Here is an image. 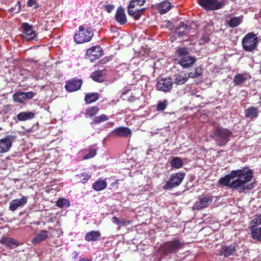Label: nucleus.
Returning <instances> with one entry per match:
<instances>
[{
    "mask_svg": "<svg viewBox=\"0 0 261 261\" xmlns=\"http://www.w3.org/2000/svg\"><path fill=\"white\" fill-rule=\"evenodd\" d=\"M112 133L119 137H128L132 135L131 130L127 127H118L114 129Z\"/></svg>",
    "mask_w": 261,
    "mask_h": 261,
    "instance_id": "nucleus-20",
    "label": "nucleus"
},
{
    "mask_svg": "<svg viewBox=\"0 0 261 261\" xmlns=\"http://www.w3.org/2000/svg\"><path fill=\"white\" fill-rule=\"evenodd\" d=\"M99 95L97 93L87 94L85 96V101L87 103H91L98 100Z\"/></svg>",
    "mask_w": 261,
    "mask_h": 261,
    "instance_id": "nucleus-35",
    "label": "nucleus"
},
{
    "mask_svg": "<svg viewBox=\"0 0 261 261\" xmlns=\"http://www.w3.org/2000/svg\"><path fill=\"white\" fill-rule=\"evenodd\" d=\"M112 222L117 225H120V220L116 216H114L112 218Z\"/></svg>",
    "mask_w": 261,
    "mask_h": 261,
    "instance_id": "nucleus-50",
    "label": "nucleus"
},
{
    "mask_svg": "<svg viewBox=\"0 0 261 261\" xmlns=\"http://www.w3.org/2000/svg\"><path fill=\"white\" fill-rule=\"evenodd\" d=\"M244 114L246 118L250 120H253L258 117L259 115L258 109L253 106L250 107L245 110Z\"/></svg>",
    "mask_w": 261,
    "mask_h": 261,
    "instance_id": "nucleus-22",
    "label": "nucleus"
},
{
    "mask_svg": "<svg viewBox=\"0 0 261 261\" xmlns=\"http://www.w3.org/2000/svg\"><path fill=\"white\" fill-rule=\"evenodd\" d=\"M145 0H132L128 7L127 11L129 16L138 19L144 13L145 8H141Z\"/></svg>",
    "mask_w": 261,
    "mask_h": 261,
    "instance_id": "nucleus-5",
    "label": "nucleus"
},
{
    "mask_svg": "<svg viewBox=\"0 0 261 261\" xmlns=\"http://www.w3.org/2000/svg\"><path fill=\"white\" fill-rule=\"evenodd\" d=\"M48 237V231L45 230H42L35 235L32 240V243L33 244H37L45 240Z\"/></svg>",
    "mask_w": 261,
    "mask_h": 261,
    "instance_id": "nucleus-26",
    "label": "nucleus"
},
{
    "mask_svg": "<svg viewBox=\"0 0 261 261\" xmlns=\"http://www.w3.org/2000/svg\"><path fill=\"white\" fill-rule=\"evenodd\" d=\"M232 135V133L229 129L218 126L214 130L211 135V137L215 140L218 145L223 146L226 145L229 141L230 137Z\"/></svg>",
    "mask_w": 261,
    "mask_h": 261,
    "instance_id": "nucleus-3",
    "label": "nucleus"
},
{
    "mask_svg": "<svg viewBox=\"0 0 261 261\" xmlns=\"http://www.w3.org/2000/svg\"><path fill=\"white\" fill-rule=\"evenodd\" d=\"M237 246V244L234 243L228 245L223 244L219 249V255L225 257H229L235 252Z\"/></svg>",
    "mask_w": 261,
    "mask_h": 261,
    "instance_id": "nucleus-14",
    "label": "nucleus"
},
{
    "mask_svg": "<svg viewBox=\"0 0 261 261\" xmlns=\"http://www.w3.org/2000/svg\"><path fill=\"white\" fill-rule=\"evenodd\" d=\"M99 109L97 106L88 107L85 111L86 118H91L95 116L99 112Z\"/></svg>",
    "mask_w": 261,
    "mask_h": 261,
    "instance_id": "nucleus-33",
    "label": "nucleus"
},
{
    "mask_svg": "<svg viewBox=\"0 0 261 261\" xmlns=\"http://www.w3.org/2000/svg\"><path fill=\"white\" fill-rule=\"evenodd\" d=\"M185 177V173L182 172L173 173L169 180H167L162 188L164 190H171L180 185Z\"/></svg>",
    "mask_w": 261,
    "mask_h": 261,
    "instance_id": "nucleus-7",
    "label": "nucleus"
},
{
    "mask_svg": "<svg viewBox=\"0 0 261 261\" xmlns=\"http://www.w3.org/2000/svg\"><path fill=\"white\" fill-rule=\"evenodd\" d=\"M90 77L95 82L102 83L105 81V76L102 70H98L92 72L91 74Z\"/></svg>",
    "mask_w": 261,
    "mask_h": 261,
    "instance_id": "nucleus-32",
    "label": "nucleus"
},
{
    "mask_svg": "<svg viewBox=\"0 0 261 261\" xmlns=\"http://www.w3.org/2000/svg\"><path fill=\"white\" fill-rule=\"evenodd\" d=\"M196 57L189 56L181 58L178 61V63L184 68H189L196 62Z\"/></svg>",
    "mask_w": 261,
    "mask_h": 261,
    "instance_id": "nucleus-19",
    "label": "nucleus"
},
{
    "mask_svg": "<svg viewBox=\"0 0 261 261\" xmlns=\"http://www.w3.org/2000/svg\"><path fill=\"white\" fill-rule=\"evenodd\" d=\"M171 166L175 169H179L183 166L184 162L181 158L177 156L171 157Z\"/></svg>",
    "mask_w": 261,
    "mask_h": 261,
    "instance_id": "nucleus-34",
    "label": "nucleus"
},
{
    "mask_svg": "<svg viewBox=\"0 0 261 261\" xmlns=\"http://www.w3.org/2000/svg\"><path fill=\"white\" fill-rule=\"evenodd\" d=\"M107 186V182L105 179H98L92 185V188L96 191L105 189Z\"/></svg>",
    "mask_w": 261,
    "mask_h": 261,
    "instance_id": "nucleus-31",
    "label": "nucleus"
},
{
    "mask_svg": "<svg viewBox=\"0 0 261 261\" xmlns=\"http://www.w3.org/2000/svg\"><path fill=\"white\" fill-rule=\"evenodd\" d=\"M3 130V128L0 126V131Z\"/></svg>",
    "mask_w": 261,
    "mask_h": 261,
    "instance_id": "nucleus-57",
    "label": "nucleus"
},
{
    "mask_svg": "<svg viewBox=\"0 0 261 261\" xmlns=\"http://www.w3.org/2000/svg\"><path fill=\"white\" fill-rule=\"evenodd\" d=\"M38 129H39V124H38V123H37L33 125V126L31 127L28 129L26 130V132L28 133H31L37 131Z\"/></svg>",
    "mask_w": 261,
    "mask_h": 261,
    "instance_id": "nucleus-45",
    "label": "nucleus"
},
{
    "mask_svg": "<svg viewBox=\"0 0 261 261\" xmlns=\"http://www.w3.org/2000/svg\"><path fill=\"white\" fill-rule=\"evenodd\" d=\"M101 233L98 230H92L86 233L85 235V240L87 242H96L99 240Z\"/></svg>",
    "mask_w": 261,
    "mask_h": 261,
    "instance_id": "nucleus-25",
    "label": "nucleus"
},
{
    "mask_svg": "<svg viewBox=\"0 0 261 261\" xmlns=\"http://www.w3.org/2000/svg\"><path fill=\"white\" fill-rule=\"evenodd\" d=\"M13 98L15 101L18 102H23L26 100L24 96V92H19L15 94Z\"/></svg>",
    "mask_w": 261,
    "mask_h": 261,
    "instance_id": "nucleus-40",
    "label": "nucleus"
},
{
    "mask_svg": "<svg viewBox=\"0 0 261 261\" xmlns=\"http://www.w3.org/2000/svg\"><path fill=\"white\" fill-rule=\"evenodd\" d=\"M28 198L27 196H22L20 199L12 200L9 203V210L14 212L18 207L24 206L27 203Z\"/></svg>",
    "mask_w": 261,
    "mask_h": 261,
    "instance_id": "nucleus-18",
    "label": "nucleus"
},
{
    "mask_svg": "<svg viewBox=\"0 0 261 261\" xmlns=\"http://www.w3.org/2000/svg\"><path fill=\"white\" fill-rule=\"evenodd\" d=\"M130 220H120V225L125 226L131 223Z\"/></svg>",
    "mask_w": 261,
    "mask_h": 261,
    "instance_id": "nucleus-49",
    "label": "nucleus"
},
{
    "mask_svg": "<svg viewBox=\"0 0 261 261\" xmlns=\"http://www.w3.org/2000/svg\"><path fill=\"white\" fill-rule=\"evenodd\" d=\"M73 257L74 258V259L75 260L79 256V253L76 251H74L72 253Z\"/></svg>",
    "mask_w": 261,
    "mask_h": 261,
    "instance_id": "nucleus-52",
    "label": "nucleus"
},
{
    "mask_svg": "<svg viewBox=\"0 0 261 261\" xmlns=\"http://www.w3.org/2000/svg\"><path fill=\"white\" fill-rule=\"evenodd\" d=\"M83 83L81 79L74 78L69 80L65 86V88L67 91L72 92L79 90Z\"/></svg>",
    "mask_w": 261,
    "mask_h": 261,
    "instance_id": "nucleus-17",
    "label": "nucleus"
},
{
    "mask_svg": "<svg viewBox=\"0 0 261 261\" xmlns=\"http://www.w3.org/2000/svg\"><path fill=\"white\" fill-rule=\"evenodd\" d=\"M76 176V178H78V180H79L80 182L83 184L86 183L91 177L90 175L85 172L79 174Z\"/></svg>",
    "mask_w": 261,
    "mask_h": 261,
    "instance_id": "nucleus-39",
    "label": "nucleus"
},
{
    "mask_svg": "<svg viewBox=\"0 0 261 261\" xmlns=\"http://www.w3.org/2000/svg\"><path fill=\"white\" fill-rule=\"evenodd\" d=\"M103 54L102 48L98 46H92L89 48L86 53V56L91 61H94L99 58Z\"/></svg>",
    "mask_w": 261,
    "mask_h": 261,
    "instance_id": "nucleus-16",
    "label": "nucleus"
},
{
    "mask_svg": "<svg viewBox=\"0 0 261 261\" xmlns=\"http://www.w3.org/2000/svg\"><path fill=\"white\" fill-rule=\"evenodd\" d=\"M16 5H18V8H17L16 11H15V13H18L20 11V7H21L20 3L19 1L17 2Z\"/></svg>",
    "mask_w": 261,
    "mask_h": 261,
    "instance_id": "nucleus-53",
    "label": "nucleus"
},
{
    "mask_svg": "<svg viewBox=\"0 0 261 261\" xmlns=\"http://www.w3.org/2000/svg\"><path fill=\"white\" fill-rule=\"evenodd\" d=\"M27 6L28 7H32L33 6H35L34 8L35 9H37L39 7V5L37 4L35 0H28L27 2Z\"/></svg>",
    "mask_w": 261,
    "mask_h": 261,
    "instance_id": "nucleus-46",
    "label": "nucleus"
},
{
    "mask_svg": "<svg viewBox=\"0 0 261 261\" xmlns=\"http://www.w3.org/2000/svg\"><path fill=\"white\" fill-rule=\"evenodd\" d=\"M96 154V149L93 147H90L89 148L88 153L84 156V159H89L94 157Z\"/></svg>",
    "mask_w": 261,
    "mask_h": 261,
    "instance_id": "nucleus-44",
    "label": "nucleus"
},
{
    "mask_svg": "<svg viewBox=\"0 0 261 261\" xmlns=\"http://www.w3.org/2000/svg\"><path fill=\"white\" fill-rule=\"evenodd\" d=\"M15 139V137L12 135H7L0 139V153H4L9 151L12 146V143Z\"/></svg>",
    "mask_w": 261,
    "mask_h": 261,
    "instance_id": "nucleus-13",
    "label": "nucleus"
},
{
    "mask_svg": "<svg viewBox=\"0 0 261 261\" xmlns=\"http://www.w3.org/2000/svg\"><path fill=\"white\" fill-rule=\"evenodd\" d=\"M259 99L260 100V102L259 103L260 106L261 107V96L260 97Z\"/></svg>",
    "mask_w": 261,
    "mask_h": 261,
    "instance_id": "nucleus-56",
    "label": "nucleus"
},
{
    "mask_svg": "<svg viewBox=\"0 0 261 261\" xmlns=\"http://www.w3.org/2000/svg\"><path fill=\"white\" fill-rule=\"evenodd\" d=\"M171 8V4L167 1L161 3L158 6V9L161 14H164L168 12Z\"/></svg>",
    "mask_w": 261,
    "mask_h": 261,
    "instance_id": "nucleus-30",
    "label": "nucleus"
},
{
    "mask_svg": "<svg viewBox=\"0 0 261 261\" xmlns=\"http://www.w3.org/2000/svg\"><path fill=\"white\" fill-rule=\"evenodd\" d=\"M168 101L167 100L165 99L163 101H159L156 107V110L158 111H163L166 109Z\"/></svg>",
    "mask_w": 261,
    "mask_h": 261,
    "instance_id": "nucleus-42",
    "label": "nucleus"
},
{
    "mask_svg": "<svg viewBox=\"0 0 261 261\" xmlns=\"http://www.w3.org/2000/svg\"><path fill=\"white\" fill-rule=\"evenodd\" d=\"M93 30L91 27L85 28L80 25L79 31L74 35V41L76 44H81L90 41L93 37Z\"/></svg>",
    "mask_w": 261,
    "mask_h": 261,
    "instance_id": "nucleus-4",
    "label": "nucleus"
},
{
    "mask_svg": "<svg viewBox=\"0 0 261 261\" xmlns=\"http://www.w3.org/2000/svg\"><path fill=\"white\" fill-rule=\"evenodd\" d=\"M21 28L23 29L22 36L24 40L30 41L37 38V34L33 30L32 25L27 22H23L21 24Z\"/></svg>",
    "mask_w": 261,
    "mask_h": 261,
    "instance_id": "nucleus-12",
    "label": "nucleus"
},
{
    "mask_svg": "<svg viewBox=\"0 0 261 261\" xmlns=\"http://www.w3.org/2000/svg\"><path fill=\"white\" fill-rule=\"evenodd\" d=\"M109 120V117L107 115L103 114L99 116L95 117L92 121L91 122V124L96 125L100 123L101 122L107 121Z\"/></svg>",
    "mask_w": 261,
    "mask_h": 261,
    "instance_id": "nucleus-37",
    "label": "nucleus"
},
{
    "mask_svg": "<svg viewBox=\"0 0 261 261\" xmlns=\"http://www.w3.org/2000/svg\"><path fill=\"white\" fill-rule=\"evenodd\" d=\"M184 243L177 238H174L170 241H166L162 243L158 251L161 253L162 257H166L169 254L177 253L184 246Z\"/></svg>",
    "mask_w": 261,
    "mask_h": 261,
    "instance_id": "nucleus-2",
    "label": "nucleus"
},
{
    "mask_svg": "<svg viewBox=\"0 0 261 261\" xmlns=\"http://www.w3.org/2000/svg\"><path fill=\"white\" fill-rule=\"evenodd\" d=\"M174 82L177 85H182L185 84L190 77L189 74L186 73H178L174 75Z\"/></svg>",
    "mask_w": 261,
    "mask_h": 261,
    "instance_id": "nucleus-27",
    "label": "nucleus"
},
{
    "mask_svg": "<svg viewBox=\"0 0 261 261\" xmlns=\"http://www.w3.org/2000/svg\"><path fill=\"white\" fill-rule=\"evenodd\" d=\"M105 10L108 13H111L114 9V6L111 4L106 5L105 6Z\"/></svg>",
    "mask_w": 261,
    "mask_h": 261,
    "instance_id": "nucleus-47",
    "label": "nucleus"
},
{
    "mask_svg": "<svg viewBox=\"0 0 261 261\" xmlns=\"http://www.w3.org/2000/svg\"><path fill=\"white\" fill-rule=\"evenodd\" d=\"M232 171L234 178H237L233 183L237 186L238 191L243 192L246 190H251L254 187L253 182L246 185L250 182L253 177V170L248 167H242L240 169Z\"/></svg>",
    "mask_w": 261,
    "mask_h": 261,
    "instance_id": "nucleus-1",
    "label": "nucleus"
},
{
    "mask_svg": "<svg viewBox=\"0 0 261 261\" xmlns=\"http://www.w3.org/2000/svg\"><path fill=\"white\" fill-rule=\"evenodd\" d=\"M258 43V38L253 32L246 34L243 38L242 44L246 51L251 52L255 49Z\"/></svg>",
    "mask_w": 261,
    "mask_h": 261,
    "instance_id": "nucleus-6",
    "label": "nucleus"
},
{
    "mask_svg": "<svg viewBox=\"0 0 261 261\" xmlns=\"http://www.w3.org/2000/svg\"><path fill=\"white\" fill-rule=\"evenodd\" d=\"M203 73V69L200 67H197L196 68L195 72H191L189 73V76L191 78H196L201 75Z\"/></svg>",
    "mask_w": 261,
    "mask_h": 261,
    "instance_id": "nucleus-41",
    "label": "nucleus"
},
{
    "mask_svg": "<svg viewBox=\"0 0 261 261\" xmlns=\"http://www.w3.org/2000/svg\"><path fill=\"white\" fill-rule=\"evenodd\" d=\"M249 229L252 238L261 241V214L250 221Z\"/></svg>",
    "mask_w": 261,
    "mask_h": 261,
    "instance_id": "nucleus-9",
    "label": "nucleus"
},
{
    "mask_svg": "<svg viewBox=\"0 0 261 261\" xmlns=\"http://www.w3.org/2000/svg\"><path fill=\"white\" fill-rule=\"evenodd\" d=\"M187 27L183 21H180L175 29V32L178 36H182L185 34Z\"/></svg>",
    "mask_w": 261,
    "mask_h": 261,
    "instance_id": "nucleus-36",
    "label": "nucleus"
},
{
    "mask_svg": "<svg viewBox=\"0 0 261 261\" xmlns=\"http://www.w3.org/2000/svg\"><path fill=\"white\" fill-rule=\"evenodd\" d=\"M9 11L11 13H13L14 12H15V11H16V8L15 7H12L11 8H10L9 10Z\"/></svg>",
    "mask_w": 261,
    "mask_h": 261,
    "instance_id": "nucleus-55",
    "label": "nucleus"
},
{
    "mask_svg": "<svg viewBox=\"0 0 261 261\" xmlns=\"http://www.w3.org/2000/svg\"><path fill=\"white\" fill-rule=\"evenodd\" d=\"M198 4L205 11H215L222 8L226 4L224 0H198Z\"/></svg>",
    "mask_w": 261,
    "mask_h": 261,
    "instance_id": "nucleus-8",
    "label": "nucleus"
},
{
    "mask_svg": "<svg viewBox=\"0 0 261 261\" xmlns=\"http://www.w3.org/2000/svg\"><path fill=\"white\" fill-rule=\"evenodd\" d=\"M56 205L60 208L68 207L69 205V201L64 198H61L56 202Z\"/></svg>",
    "mask_w": 261,
    "mask_h": 261,
    "instance_id": "nucleus-43",
    "label": "nucleus"
},
{
    "mask_svg": "<svg viewBox=\"0 0 261 261\" xmlns=\"http://www.w3.org/2000/svg\"><path fill=\"white\" fill-rule=\"evenodd\" d=\"M0 243L7 246L9 249H14L17 247L19 244V242L14 239L5 237H3L1 238Z\"/></svg>",
    "mask_w": 261,
    "mask_h": 261,
    "instance_id": "nucleus-23",
    "label": "nucleus"
},
{
    "mask_svg": "<svg viewBox=\"0 0 261 261\" xmlns=\"http://www.w3.org/2000/svg\"><path fill=\"white\" fill-rule=\"evenodd\" d=\"M243 22V17L242 16L238 17H233L229 20H226V24L231 28H236Z\"/></svg>",
    "mask_w": 261,
    "mask_h": 261,
    "instance_id": "nucleus-28",
    "label": "nucleus"
},
{
    "mask_svg": "<svg viewBox=\"0 0 261 261\" xmlns=\"http://www.w3.org/2000/svg\"><path fill=\"white\" fill-rule=\"evenodd\" d=\"M234 179L232 170L231 171L229 174H228L223 177L220 178L218 182L221 185H224L226 187H228L233 189H235L238 191V187L236 184H234V179L230 182L231 180Z\"/></svg>",
    "mask_w": 261,
    "mask_h": 261,
    "instance_id": "nucleus-15",
    "label": "nucleus"
},
{
    "mask_svg": "<svg viewBox=\"0 0 261 261\" xmlns=\"http://www.w3.org/2000/svg\"><path fill=\"white\" fill-rule=\"evenodd\" d=\"M176 53L179 57L189 56V48L187 47H178L177 48Z\"/></svg>",
    "mask_w": 261,
    "mask_h": 261,
    "instance_id": "nucleus-38",
    "label": "nucleus"
},
{
    "mask_svg": "<svg viewBox=\"0 0 261 261\" xmlns=\"http://www.w3.org/2000/svg\"><path fill=\"white\" fill-rule=\"evenodd\" d=\"M35 117V112H23L18 114L16 116L17 119L19 121H23L33 119Z\"/></svg>",
    "mask_w": 261,
    "mask_h": 261,
    "instance_id": "nucleus-29",
    "label": "nucleus"
},
{
    "mask_svg": "<svg viewBox=\"0 0 261 261\" xmlns=\"http://www.w3.org/2000/svg\"><path fill=\"white\" fill-rule=\"evenodd\" d=\"M250 79V76L247 73H238L234 75L233 83L235 85H241Z\"/></svg>",
    "mask_w": 261,
    "mask_h": 261,
    "instance_id": "nucleus-24",
    "label": "nucleus"
},
{
    "mask_svg": "<svg viewBox=\"0 0 261 261\" xmlns=\"http://www.w3.org/2000/svg\"><path fill=\"white\" fill-rule=\"evenodd\" d=\"M35 94L32 91H29L28 92H24V96L27 99H31L32 98Z\"/></svg>",
    "mask_w": 261,
    "mask_h": 261,
    "instance_id": "nucleus-48",
    "label": "nucleus"
},
{
    "mask_svg": "<svg viewBox=\"0 0 261 261\" xmlns=\"http://www.w3.org/2000/svg\"><path fill=\"white\" fill-rule=\"evenodd\" d=\"M79 261H92V259H88V258H86V257H83V258H81Z\"/></svg>",
    "mask_w": 261,
    "mask_h": 261,
    "instance_id": "nucleus-54",
    "label": "nucleus"
},
{
    "mask_svg": "<svg viewBox=\"0 0 261 261\" xmlns=\"http://www.w3.org/2000/svg\"><path fill=\"white\" fill-rule=\"evenodd\" d=\"M115 17L116 21L121 25L124 24L127 22L124 9L122 7L117 8Z\"/></svg>",
    "mask_w": 261,
    "mask_h": 261,
    "instance_id": "nucleus-21",
    "label": "nucleus"
},
{
    "mask_svg": "<svg viewBox=\"0 0 261 261\" xmlns=\"http://www.w3.org/2000/svg\"><path fill=\"white\" fill-rule=\"evenodd\" d=\"M173 85V82L171 77L163 78L159 77L157 79L155 87L157 90L167 93L170 92Z\"/></svg>",
    "mask_w": 261,
    "mask_h": 261,
    "instance_id": "nucleus-11",
    "label": "nucleus"
},
{
    "mask_svg": "<svg viewBox=\"0 0 261 261\" xmlns=\"http://www.w3.org/2000/svg\"><path fill=\"white\" fill-rule=\"evenodd\" d=\"M209 41V38L207 36H203L200 39V43L203 44Z\"/></svg>",
    "mask_w": 261,
    "mask_h": 261,
    "instance_id": "nucleus-51",
    "label": "nucleus"
},
{
    "mask_svg": "<svg viewBox=\"0 0 261 261\" xmlns=\"http://www.w3.org/2000/svg\"><path fill=\"white\" fill-rule=\"evenodd\" d=\"M194 205V209L200 211L207 208L212 203L214 196L210 193L202 195L198 198Z\"/></svg>",
    "mask_w": 261,
    "mask_h": 261,
    "instance_id": "nucleus-10",
    "label": "nucleus"
}]
</instances>
